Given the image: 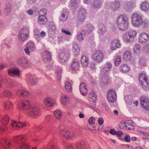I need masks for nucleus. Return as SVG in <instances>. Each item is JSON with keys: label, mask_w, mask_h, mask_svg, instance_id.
<instances>
[{"label": "nucleus", "mask_w": 149, "mask_h": 149, "mask_svg": "<svg viewBox=\"0 0 149 149\" xmlns=\"http://www.w3.org/2000/svg\"><path fill=\"white\" fill-rule=\"evenodd\" d=\"M81 62L82 66L86 67L88 65L89 59L86 56H83L81 58Z\"/></svg>", "instance_id": "nucleus-27"}, {"label": "nucleus", "mask_w": 149, "mask_h": 149, "mask_svg": "<svg viewBox=\"0 0 149 149\" xmlns=\"http://www.w3.org/2000/svg\"><path fill=\"white\" fill-rule=\"evenodd\" d=\"M18 129L25 127L26 126L25 123H20L18 122Z\"/></svg>", "instance_id": "nucleus-55"}, {"label": "nucleus", "mask_w": 149, "mask_h": 149, "mask_svg": "<svg viewBox=\"0 0 149 149\" xmlns=\"http://www.w3.org/2000/svg\"><path fill=\"white\" fill-rule=\"evenodd\" d=\"M20 70L18 68H11L8 70L9 74L11 76H17L19 77Z\"/></svg>", "instance_id": "nucleus-24"}, {"label": "nucleus", "mask_w": 149, "mask_h": 149, "mask_svg": "<svg viewBox=\"0 0 149 149\" xmlns=\"http://www.w3.org/2000/svg\"><path fill=\"white\" fill-rule=\"evenodd\" d=\"M86 34L85 31L83 30L79 33L77 36V38L79 40H83Z\"/></svg>", "instance_id": "nucleus-43"}, {"label": "nucleus", "mask_w": 149, "mask_h": 149, "mask_svg": "<svg viewBox=\"0 0 149 149\" xmlns=\"http://www.w3.org/2000/svg\"><path fill=\"white\" fill-rule=\"evenodd\" d=\"M120 6V2L118 1H115L111 4L110 7L113 10H116L118 9Z\"/></svg>", "instance_id": "nucleus-30"}, {"label": "nucleus", "mask_w": 149, "mask_h": 149, "mask_svg": "<svg viewBox=\"0 0 149 149\" xmlns=\"http://www.w3.org/2000/svg\"><path fill=\"white\" fill-rule=\"evenodd\" d=\"M120 41L117 39L113 40L111 44V49L112 50H115L117 48H120Z\"/></svg>", "instance_id": "nucleus-20"}, {"label": "nucleus", "mask_w": 149, "mask_h": 149, "mask_svg": "<svg viewBox=\"0 0 149 149\" xmlns=\"http://www.w3.org/2000/svg\"><path fill=\"white\" fill-rule=\"evenodd\" d=\"M139 41L142 44H145L149 40V36L147 33H143L139 36Z\"/></svg>", "instance_id": "nucleus-16"}, {"label": "nucleus", "mask_w": 149, "mask_h": 149, "mask_svg": "<svg viewBox=\"0 0 149 149\" xmlns=\"http://www.w3.org/2000/svg\"><path fill=\"white\" fill-rule=\"evenodd\" d=\"M18 122L12 120L11 122L10 127L11 129L16 130L18 129Z\"/></svg>", "instance_id": "nucleus-39"}, {"label": "nucleus", "mask_w": 149, "mask_h": 149, "mask_svg": "<svg viewBox=\"0 0 149 149\" xmlns=\"http://www.w3.org/2000/svg\"><path fill=\"white\" fill-rule=\"evenodd\" d=\"M132 23L133 26L136 27L140 26V24L143 19L142 16L136 13H134L132 15Z\"/></svg>", "instance_id": "nucleus-8"}, {"label": "nucleus", "mask_w": 149, "mask_h": 149, "mask_svg": "<svg viewBox=\"0 0 149 149\" xmlns=\"http://www.w3.org/2000/svg\"><path fill=\"white\" fill-rule=\"evenodd\" d=\"M98 122L100 125H102L103 123L104 120L102 118H100L98 120Z\"/></svg>", "instance_id": "nucleus-63"}, {"label": "nucleus", "mask_w": 149, "mask_h": 149, "mask_svg": "<svg viewBox=\"0 0 149 149\" xmlns=\"http://www.w3.org/2000/svg\"><path fill=\"white\" fill-rule=\"evenodd\" d=\"M105 31V26H104L102 28H101V29H100V33L102 35L103 34Z\"/></svg>", "instance_id": "nucleus-59"}, {"label": "nucleus", "mask_w": 149, "mask_h": 149, "mask_svg": "<svg viewBox=\"0 0 149 149\" xmlns=\"http://www.w3.org/2000/svg\"><path fill=\"white\" fill-rule=\"evenodd\" d=\"M73 51L74 52H76L77 54H79L80 52V49L78 45L76 44L73 45Z\"/></svg>", "instance_id": "nucleus-49"}, {"label": "nucleus", "mask_w": 149, "mask_h": 149, "mask_svg": "<svg viewBox=\"0 0 149 149\" xmlns=\"http://www.w3.org/2000/svg\"><path fill=\"white\" fill-rule=\"evenodd\" d=\"M66 149H74V148L72 145L67 144L66 147Z\"/></svg>", "instance_id": "nucleus-62"}, {"label": "nucleus", "mask_w": 149, "mask_h": 149, "mask_svg": "<svg viewBox=\"0 0 149 149\" xmlns=\"http://www.w3.org/2000/svg\"><path fill=\"white\" fill-rule=\"evenodd\" d=\"M3 107L6 110L9 111L13 107V103L10 100L5 101L3 104Z\"/></svg>", "instance_id": "nucleus-22"}, {"label": "nucleus", "mask_w": 149, "mask_h": 149, "mask_svg": "<svg viewBox=\"0 0 149 149\" xmlns=\"http://www.w3.org/2000/svg\"><path fill=\"white\" fill-rule=\"evenodd\" d=\"M0 144L4 149H10L13 146L11 141L9 139L3 137H0Z\"/></svg>", "instance_id": "nucleus-7"}, {"label": "nucleus", "mask_w": 149, "mask_h": 149, "mask_svg": "<svg viewBox=\"0 0 149 149\" xmlns=\"http://www.w3.org/2000/svg\"><path fill=\"white\" fill-rule=\"evenodd\" d=\"M6 85L10 87H13L15 86L14 81L10 79H8L6 82Z\"/></svg>", "instance_id": "nucleus-44"}, {"label": "nucleus", "mask_w": 149, "mask_h": 149, "mask_svg": "<svg viewBox=\"0 0 149 149\" xmlns=\"http://www.w3.org/2000/svg\"><path fill=\"white\" fill-rule=\"evenodd\" d=\"M101 5V3L99 1H95L92 4V6L94 8H99Z\"/></svg>", "instance_id": "nucleus-46"}, {"label": "nucleus", "mask_w": 149, "mask_h": 149, "mask_svg": "<svg viewBox=\"0 0 149 149\" xmlns=\"http://www.w3.org/2000/svg\"><path fill=\"white\" fill-rule=\"evenodd\" d=\"M95 119L93 117L90 118L88 120L90 124H92L94 123L95 122Z\"/></svg>", "instance_id": "nucleus-60"}, {"label": "nucleus", "mask_w": 149, "mask_h": 149, "mask_svg": "<svg viewBox=\"0 0 149 149\" xmlns=\"http://www.w3.org/2000/svg\"><path fill=\"white\" fill-rule=\"evenodd\" d=\"M121 57L120 56H118L116 57L115 62V65H118L120 64L121 62Z\"/></svg>", "instance_id": "nucleus-51"}, {"label": "nucleus", "mask_w": 149, "mask_h": 149, "mask_svg": "<svg viewBox=\"0 0 149 149\" xmlns=\"http://www.w3.org/2000/svg\"><path fill=\"white\" fill-rule=\"evenodd\" d=\"M79 90L81 94L85 96L88 93V89L86 84L84 83H81L79 86Z\"/></svg>", "instance_id": "nucleus-19"}, {"label": "nucleus", "mask_w": 149, "mask_h": 149, "mask_svg": "<svg viewBox=\"0 0 149 149\" xmlns=\"http://www.w3.org/2000/svg\"><path fill=\"white\" fill-rule=\"evenodd\" d=\"M86 146V143L84 141H81L76 145L77 149H84Z\"/></svg>", "instance_id": "nucleus-38"}, {"label": "nucleus", "mask_w": 149, "mask_h": 149, "mask_svg": "<svg viewBox=\"0 0 149 149\" xmlns=\"http://www.w3.org/2000/svg\"><path fill=\"white\" fill-rule=\"evenodd\" d=\"M30 145L26 143H20L18 149H30Z\"/></svg>", "instance_id": "nucleus-37"}, {"label": "nucleus", "mask_w": 149, "mask_h": 149, "mask_svg": "<svg viewBox=\"0 0 149 149\" xmlns=\"http://www.w3.org/2000/svg\"><path fill=\"white\" fill-rule=\"evenodd\" d=\"M43 102L44 104L47 107H51L54 105L52 99L49 97H47L45 98Z\"/></svg>", "instance_id": "nucleus-23"}, {"label": "nucleus", "mask_w": 149, "mask_h": 149, "mask_svg": "<svg viewBox=\"0 0 149 149\" xmlns=\"http://www.w3.org/2000/svg\"><path fill=\"white\" fill-rule=\"evenodd\" d=\"M68 13L66 12H62L60 17V20L61 21L64 22L65 21L67 18Z\"/></svg>", "instance_id": "nucleus-40"}, {"label": "nucleus", "mask_w": 149, "mask_h": 149, "mask_svg": "<svg viewBox=\"0 0 149 149\" xmlns=\"http://www.w3.org/2000/svg\"><path fill=\"white\" fill-rule=\"evenodd\" d=\"M42 58L45 62L50 61L52 60L51 53L48 51L45 50L43 53Z\"/></svg>", "instance_id": "nucleus-18"}, {"label": "nucleus", "mask_w": 149, "mask_h": 149, "mask_svg": "<svg viewBox=\"0 0 149 149\" xmlns=\"http://www.w3.org/2000/svg\"><path fill=\"white\" fill-rule=\"evenodd\" d=\"M117 99L116 92L114 90L110 89L107 93V99L109 102L113 103L116 101Z\"/></svg>", "instance_id": "nucleus-9"}, {"label": "nucleus", "mask_w": 149, "mask_h": 149, "mask_svg": "<svg viewBox=\"0 0 149 149\" xmlns=\"http://www.w3.org/2000/svg\"><path fill=\"white\" fill-rule=\"evenodd\" d=\"M65 88L68 92H71L72 91V87L71 83L68 81L66 82L65 84Z\"/></svg>", "instance_id": "nucleus-35"}, {"label": "nucleus", "mask_w": 149, "mask_h": 149, "mask_svg": "<svg viewBox=\"0 0 149 149\" xmlns=\"http://www.w3.org/2000/svg\"><path fill=\"white\" fill-rule=\"evenodd\" d=\"M59 134L61 137L66 139H71L75 136L74 132L64 129L60 130Z\"/></svg>", "instance_id": "nucleus-5"}, {"label": "nucleus", "mask_w": 149, "mask_h": 149, "mask_svg": "<svg viewBox=\"0 0 149 149\" xmlns=\"http://www.w3.org/2000/svg\"><path fill=\"white\" fill-rule=\"evenodd\" d=\"M141 106L145 109L149 111V98L146 96H143L140 99Z\"/></svg>", "instance_id": "nucleus-15"}, {"label": "nucleus", "mask_w": 149, "mask_h": 149, "mask_svg": "<svg viewBox=\"0 0 149 149\" xmlns=\"http://www.w3.org/2000/svg\"><path fill=\"white\" fill-rule=\"evenodd\" d=\"M25 61V60L23 58H19L17 61V63L19 65L23 66L24 62Z\"/></svg>", "instance_id": "nucleus-47"}, {"label": "nucleus", "mask_w": 149, "mask_h": 149, "mask_svg": "<svg viewBox=\"0 0 149 149\" xmlns=\"http://www.w3.org/2000/svg\"><path fill=\"white\" fill-rule=\"evenodd\" d=\"M126 130H131L132 128L133 125L131 123V122L128 121L126 122Z\"/></svg>", "instance_id": "nucleus-50"}, {"label": "nucleus", "mask_w": 149, "mask_h": 149, "mask_svg": "<svg viewBox=\"0 0 149 149\" xmlns=\"http://www.w3.org/2000/svg\"><path fill=\"white\" fill-rule=\"evenodd\" d=\"M136 32L134 31H132L129 32L127 34H126L124 37V40L127 42H130L133 41L134 38L136 36Z\"/></svg>", "instance_id": "nucleus-14"}, {"label": "nucleus", "mask_w": 149, "mask_h": 149, "mask_svg": "<svg viewBox=\"0 0 149 149\" xmlns=\"http://www.w3.org/2000/svg\"><path fill=\"white\" fill-rule=\"evenodd\" d=\"M31 106L30 103L29 101L27 100H21L19 101L18 107L20 109L22 110L25 109L29 108Z\"/></svg>", "instance_id": "nucleus-13"}, {"label": "nucleus", "mask_w": 149, "mask_h": 149, "mask_svg": "<svg viewBox=\"0 0 149 149\" xmlns=\"http://www.w3.org/2000/svg\"><path fill=\"white\" fill-rule=\"evenodd\" d=\"M97 96L95 93L93 92H91L88 95V100L91 102H93L96 100Z\"/></svg>", "instance_id": "nucleus-28"}, {"label": "nucleus", "mask_w": 149, "mask_h": 149, "mask_svg": "<svg viewBox=\"0 0 149 149\" xmlns=\"http://www.w3.org/2000/svg\"><path fill=\"white\" fill-rule=\"evenodd\" d=\"M141 8L143 11H147L149 9V3L146 1L143 2L141 4Z\"/></svg>", "instance_id": "nucleus-32"}, {"label": "nucleus", "mask_w": 149, "mask_h": 149, "mask_svg": "<svg viewBox=\"0 0 149 149\" xmlns=\"http://www.w3.org/2000/svg\"><path fill=\"white\" fill-rule=\"evenodd\" d=\"M130 68L127 64H123L120 67V71L123 73H126L129 71Z\"/></svg>", "instance_id": "nucleus-33"}, {"label": "nucleus", "mask_w": 149, "mask_h": 149, "mask_svg": "<svg viewBox=\"0 0 149 149\" xmlns=\"http://www.w3.org/2000/svg\"><path fill=\"white\" fill-rule=\"evenodd\" d=\"M117 24L119 28L122 30L127 29L128 26V19L123 15L119 16L117 20Z\"/></svg>", "instance_id": "nucleus-2"}, {"label": "nucleus", "mask_w": 149, "mask_h": 149, "mask_svg": "<svg viewBox=\"0 0 149 149\" xmlns=\"http://www.w3.org/2000/svg\"><path fill=\"white\" fill-rule=\"evenodd\" d=\"M124 60L126 61H129L132 58L131 53L130 51H127L124 53L123 56Z\"/></svg>", "instance_id": "nucleus-31"}, {"label": "nucleus", "mask_w": 149, "mask_h": 149, "mask_svg": "<svg viewBox=\"0 0 149 149\" xmlns=\"http://www.w3.org/2000/svg\"><path fill=\"white\" fill-rule=\"evenodd\" d=\"M47 19L44 15H40L38 18V22L40 25H44L47 24Z\"/></svg>", "instance_id": "nucleus-25"}, {"label": "nucleus", "mask_w": 149, "mask_h": 149, "mask_svg": "<svg viewBox=\"0 0 149 149\" xmlns=\"http://www.w3.org/2000/svg\"><path fill=\"white\" fill-rule=\"evenodd\" d=\"M54 117L56 119H59L62 117V113L59 110H56L54 112Z\"/></svg>", "instance_id": "nucleus-41"}, {"label": "nucleus", "mask_w": 149, "mask_h": 149, "mask_svg": "<svg viewBox=\"0 0 149 149\" xmlns=\"http://www.w3.org/2000/svg\"><path fill=\"white\" fill-rule=\"evenodd\" d=\"M8 130L6 125H0V135H3L6 133Z\"/></svg>", "instance_id": "nucleus-29"}, {"label": "nucleus", "mask_w": 149, "mask_h": 149, "mask_svg": "<svg viewBox=\"0 0 149 149\" xmlns=\"http://www.w3.org/2000/svg\"><path fill=\"white\" fill-rule=\"evenodd\" d=\"M30 79H29V81H28V83L29 84L33 85L36 83L37 81L35 79H34V78L32 77H31Z\"/></svg>", "instance_id": "nucleus-53"}, {"label": "nucleus", "mask_w": 149, "mask_h": 149, "mask_svg": "<svg viewBox=\"0 0 149 149\" xmlns=\"http://www.w3.org/2000/svg\"><path fill=\"white\" fill-rule=\"evenodd\" d=\"M10 121L9 116L8 115H5L3 116L1 119V122L3 125H6L8 124Z\"/></svg>", "instance_id": "nucleus-36"}, {"label": "nucleus", "mask_w": 149, "mask_h": 149, "mask_svg": "<svg viewBox=\"0 0 149 149\" xmlns=\"http://www.w3.org/2000/svg\"><path fill=\"white\" fill-rule=\"evenodd\" d=\"M49 149H58L56 146L54 145L53 144L51 145L49 147Z\"/></svg>", "instance_id": "nucleus-64"}, {"label": "nucleus", "mask_w": 149, "mask_h": 149, "mask_svg": "<svg viewBox=\"0 0 149 149\" xmlns=\"http://www.w3.org/2000/svg\"><path fill=\"white\" fill-rule=\"evenodd\" d=\"M3 94L4 96L10 97L12 96V94L10 91L8 90H5L3 92Z\"/></svg>", "instance_id": "nucleus-45"}, {"label": "nucleus", "mask_w": 149, "mask_h": 149, "mask_svg": "<svg viewBox=\"0 0 149 149\" xmlns=\"http://www.w3.org/2000/svg\"><path fill=\"white\" fill-rule=\"evenodd\" d=\"M104 54L101 50L94 51L92 55V58L96 62L99 63L101 62L104 58Z\"/></svg>", "instance_id": "nucleus-11"}, {"label": "nucleus", "mask_w": 149, "mask_h": 149, "mask_svg": "<svg viewBox=\"0 0 149 149\" xmlns=\"http://www.w3.org/2000/svg\"><path fill=\"white\" fill-rule=\"evenodd\" d=\"M139 80L140 85L144 90L146 91L149 89L148 81L145 74L140 73L139 75Z\"/></svg>", "instance_id": "nucleus-3"}, {"label": "nucleus", "mask_w": 149, "mask_h": 149, "mask_svg": "<svg viewBox=\"0 0 149 149\" xmlns=\"http://www.w3.org/2000/svg\"><path fill=\"white\" fill-rule=\"evenodd\" d=\"M29 31L26 28H22L19 31L18 38L21 42L27 40L29 36Z\"/></svg>", "instance_id": "nucleus-6"}, {"label": "nucleus", "mask_w": 149, "mask_h": 149, "mask_svg": "<svg viewBox=\"0 0 149 149\" xmlns=\"http://www.w3.org/2000/svg\"><path fill=\"white\" fill-rule=\"evenodd\" d=\"M27 139V134H24L13 136L12 138V140L15 143H18L20 142L26 141Z\"/></svg>", "instance_id": "nucleus-12"}, {"label": "nucleus", "mask_w": 149, "mask_h": 149, "mask_svg": "<svg viewBox=\"0 0 149 149\" xmlns=\"http://www.w3.org/2000/svg\"><path fill=\"white\" fill-rule=\"evenodd\" d=\"M69 59V52L68 50H63L59 54L58 60L62 63L66 62Z\"/></svg>", "instance_id": "nucleus-10"}, {"label": "nucleus", "mask_w": 149, "mask_h": 149, "mask_svg": "<svg viewBox=\"0 0 149 149\" xmlns=\"http://www.w3.org/2000/svg\"><path fill=\"white\" fill-rule=\"evenodd\" d=\"M71 99L70 97L67 95H62L60 98V101L63 105L66 106L69 104L70 102Z\"/></svg>", "instance_id": "nucleus-17"}, {"label": "nucleus", "mask_w": 149, "mask_h": 149, "mask_svg": "<svg viewBox=\"0 0 149 149\" xmlns=\"http://www.w3.org/2000/svg\"><path fill=\"white\" fill-rule=\"evenodd\" d=\"M124 140L126 142H129L130 140V136L127 135H126L124 138Z\"/></svg>", "instance_id": "nucleus-61"}, {"label": "nucleus", "mask_w": 149, "mask_h": 149, "mask_svg": "<svg viewBox=\"0 0 149 149\" xmlns=\"http://www.w3.org/2000/svg\"><path fill=\"white\" fill-rule=\"evenodd\" d=\"M112 67V64L110 63L107 62L105 64L100 70V77L106 85H108L111 83V79L109 76V72Z\"/></svg>", "instance_id": "nucleus-1"}, {"label": "nucleus", "mask_w": 149, "mask_h": 149, "mask_svg": "<svg viewBox=\"0 0 149 149\" xmlns=\"http://www.w3.org/2000/svg\"><path fill=\"white\" fill-rule=\"evenodd\" d=\"M23 92L24 90H19L17 91L16 93L18 95L22 96Z\"/></svg>", "instance_id": "nucleus-57"}, {"label": "nucleus", "mask_w": 149, "mask_h": 149, "mask_svg": "<svg viewBox=\"0 0 149 149\" xmlns=\"http://www.w3.org/2000/svg\"><path fill=\"white\" fill-rule=\"evenodd\" d=\"M30 95L29 92L26 90H24L22 96L23 97H27Z\"/></svg>", "instance_id": "nucleus-56"}, {"label": "nucleus", "mask_w": 149, "mask_h": 149, "mask_svg": "<svg viewBox=\"0 0 149 149\" xmlns=\"http://www.w3.org/2000/svg\"><path fill=\"white\" fill-rule=\"evenodd\" d=\"M62 32L64 33L65 34L68 35H71V33L70 31H68L66 30H65L63 29H62L61 30Z\"/></svg>", "instance_id": "nucleus-58"}, {"label": "nucleus", "mask_w": 149, "mask_h": 149, "mask_svg": "<svg viewBox=\"0 0 149 149\" xmlns=\"http://www.w3.org/2000/svg\"><path fill=\"white\" fill-rule=\"evenodd\" d=\"M134 54L135 55H139L141 52V46L139 44L136 45L134 49Z\"/></svg>", "instance_id": "nucleus-34"}, {"label": "nucleus", "mask_w": 149, "mask_h": 149, "mask_svg": "<svg viewBox=\"0 0 149 149\" xmlns=\"http://www.w3.org/2000/svg\"><path fill=\"white\" fill-rule=\"evenodd\" d=\"M39 13L40 14V15L45 16L47 15V10L45 8H43L40 11Z\"/></svg>", "instance_id": "nucleus-54"}, {"label": "nucleus", "mask_w": 149, "mask_h": 149, "mask_svg": "<svg viewBox=\"0 0 149 149\" xmlns=\"http://www.w3.org/2000/svg\"><path fill=\"white\" fill-rule=\"evenodd\" d=\"M25 113L28 116L35 118L40 114V111L37 107L30 106L26 109Z\"/></svg>", "instance_id": "nucleus-4"}, {"label": "nucleus", "mask_w": 149, "mask_h": 149, "mask_svg": "<svg viewBox=\"0 0 149 149\" xmlns=\"http://www.w3.org/2000/svg\"><path fill=\"white\" fill-rule=\"evenodd\" d=\"M118 126L121 129H126V122H121L118 124Z\"/></svg>", "instance_id": "nucleus-52"}, {"label": "nucleus", "mask_w": 149, "mask_h": 149, "mask_svg": "<svg viewBox=\"0 0 149 149\" xmlns=\"http://www.w3.org/2000/svg\"><path fill=\"white\" fill-rule=\"evenodd\" d=\"M149 26V22L148 21L147 19H145L144 20H142L141 23L140 24V26H141L143 28H146L148 27Z\"/></svg>", "instance_id": "nucleus-42"}, {"label": "nucleus", "mask_w": 149, "mask_h": 149, "mask_svg": "<svg viewBox=\"0 0 149 149\" xmlns=\"http://www.w3.org/2000/svg\"><path fill=\"white\" fill-rule=\"evenodd\" d=\"M26 47H28L29 49H30V50L31 51L34 50L35 48L34 44L31 42L27 43V46Z\"/></svg>", "instance_id": "nucleus-48"}, {"label": "nucleus", "mask_w": 149, "mask_h": 149, "mask_svg": "<svg viewBox=\"0 0 149 149\" xmlns=\"http://www.w3.org/2000/svg\"><path fill=\"white\" fill-rule=\"evenodd\" d=\"M80 66L79 61L75 60L72 63L70 67L72 70L77 71L79 70Z\"/></svg>", "instance_id": "nucleus-21"}, {"label": "nucleus", "mask_w": 149, "mask_h": 149, "mask_svg": "<svg viewBox=\"0 0 149 149\" xmlns=\"http://www.w3.org/2000/svg\"><path fill=\"white\" fill-rule=\"evenodd\" d=\"M86 13V11L84 9H80L79 11L78 19L79 21H82L84 20Z\"/></svg>", "instance_id": "nucleus-26"}]
</instances>
